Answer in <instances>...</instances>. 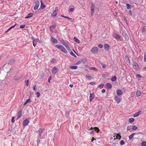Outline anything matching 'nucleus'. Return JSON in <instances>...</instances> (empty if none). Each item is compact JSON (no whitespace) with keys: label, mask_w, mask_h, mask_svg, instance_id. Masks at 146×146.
I'll use <instances>...</instances> for the list:
<instances>
[{"label":"nucleus","mask_w":146,"mask_h":146,"mask_svg":"<svg viewBox=\"0 0 146 146\" xmlns=\"http://www.w3.org/2000/svg\"><path fill=\"white\" fill-rule=\"evenodd\" d=\"M55 47L60 50L63 53L66 54L67 53V51L62 45L60 44H57L55 45Z\"/></svg>","instance_id":"obj_1"},{"label":"nucleus","mask_w":146,"mask_h":146,"mask_svg":"<svg viewBox=\"0 0 146 146\" xmlns=\"http://www.w3.org/2000/svg\"><path fill=\"white\" fill-rule=\"evenodd\" d=\"M98 49L97 47H95L93 48L90 50L91 52L93 54H97L98 51Z\"/></svg>","instance_id":"obj_2"},{"label":"nucleus","mask_w":146,"mask_h":146,"mask_svg":"<svg viewBox=\"0 0 146 146\" xmlns=\"http://www.w3.org/2000/svg\"><path fill=\"white\" fill-rule=\"evenodd\" d=\"M122 34L123 36H124L126 40H129V38L125 31L124 30H122Z\"/></svg>","instance_id":"obj_3"},{"label":"nucleus","mask_w":146,"mask_h":146,"mask_svg":"<svg viewBox=\"0 0 146 146\" xmlns=\"http://www.w3.org/2000/svg\"><path fill=\"white\" fill-rule=\"evenodd\" d=\"M115 38H116L117 40L118 41H122V37L120 35L116 34L115 35Z\"/></svg>","instance_id":"obj_4"},{"label":"nucleus","mask_w":146,"mask_h":146,"mask_svg":"<svg viewBox=\"0 0 146 146\" xmlns=\"http://www.w3.org/2000/svg\"><path fill=\"white\" fill-rule=\"evenodd\" d=\"M58 12V7H56L55 8V10L51 14V16L52 17H55L57 15Z\"/></svg>","instance_id":"obj_5"},{"label":"nucleus","mask_w":146,"mask_h":146,"mask_svg":"<svg viewBox=\"0 0 146 146\" xmlns=\"http://www.w3.org/2000/svg\"><path fill=\"white\" fill-rule=\"evenodd\" d=\"M95 6L94 4H93V3H92V5L91 7V15H92L94 13V8H95Z\"/></svg>","instance_id":"obj_6"},{"label":"nucleus","mask_w":146,"mask_h":146,"mask_svg":"<svg viewBox=\"0 0 146 146\" xmlns=\"http://www.w3.org/2000/svg\"><path fill=\"white\" fill-rule=\"evenodd\" d=\"M133 68L136 70H138L139 68L138 64L135 62H134L133 64Z\"/></svg>","instance_id":"obj_7"},{"label":"nucleus","mask_w":146,"mask_h":146,"mask_svg":"<svg viewBox=\"0 0 146 146\" xmlns=\"http://www.w3.org/2000/svg\"><path fill=\"white\" fill-rule=\"evenodd\" d=\"M114 99L117 103H119L121 101L120 98L117 95L115 96Z\"/></svg>","instance_id":"obj_8"},{"label":"nucleus","mask_w":146,"mask_h":146,"mask_svg":"<svg viewBox=\"0 0 146 146\" xmlns=\"http://www.w3.org/2000/svg\"><path fill=\"white\" fill-rule=\"evenodd\" d=\"M29 122V121L28 119H26L24 120L23 121V126H25L27 125Z\"/></svg>","instance_id":"obj_9"},{"label":"nucleus","mask_w":146,"mask_h":146,"mask_svg":"<svg viewBox=\"0 0 146 146\" xmlns=\"http://www.w3.org/2000/svg\"><path fill=\"white\" fill-rule=\"evenodd\" d=\"M35 3H36V5L34 7L33 9L34 10H37L39 5V2L38 1H36Z\"/></svg>","instance_id":"obj_10"},{"label":"nucleus","mask_w":146,"mask_h":146,"mask_svg":"<svg viewBox=\"0 0 146 146\" xmlns=\"http://www.w3.org/2000/svg\"><path fill=\"white\" fill-rule=\"evenodd\" d=\"M94 96L93 93H90V96L89 98V100L90 102H91L92 100L94 98Z\"/></svg>","instance_id":"obj_11"},{"label":"nucleus","mask_w":146,"mask_h":146,"mask_svg":"<svg viewBox=\"0 0 146 146\" xmlns=\"http://www.w3.org/2000/svg\"><path fill=\"white\" fill-rule=\"evenodd\" d=\"M52 73L53 74H55L57 72V69L55 67H54L52 70Z\"/></svg>","instance_id":"obj_12"},{"label":"nucleus","mask_w":146,"mask_h":146,"mask_svg":"<svg viewBox=\"0 0 146 146\" xmlns=\"http://www.w3.org/2000/svg\"><path fill=\"white\" fill-rule=\"evenodd\" d=\"M110 48L109 45L107 44H104V48L106 51H108Z\"/></svg>","instance_id":"obj_13"},{"label":"nucleus","mask_w":146,"mask_h":146,"mask_svg":"<svg viewBox=\"0 0 146 146\" xmlns=\"http://www.w3.org/2000/svg\"><path fill=\"white\" fill-rule=\"evenodd\" d=\"M60 41L62 43V44L65 46L68 44V42H65L62 39H61L60 40Z\"/></svg>","instance_id":"obj_14"},{"label":"nucleus","mask_w":146,"mask_h":146,"mask_svg":"<svg viewBox=\"0 0 146 146\" xmlns=\"http://www.w3.org/2000/svg\"><path fill=\"white\" fill-rule=\"evenodd\" d=\"M115 137L116 138L115 139H114V140L116 139H119L120 140L121 139V135L119 134V133H117L116 134V135H115Z\"/></svg>","instance_id":"obj_15"},{"label":"nucleus","mask_w":146,"mask_h":146,"mask_svg":"<svg viewBox=\"0 0 146 146\" xmlns=\"http://www.w3.org/2000/svg\"><path fill=\"white\" fill-rule=\"evenodd\" d=\"M117 92V94L118 96L121 95L122 94V91L120 90H118L117 89L116 91Z\"/></svg>","instance_id":"obj_16"},{"label":"nucleus","mask_w":146,"mask_h":146,"mask_svg":"<svg viewBox=\"0 0 146 146\" xmlns=\"http://www.w3.org/2000/svg\"><path fill=\"white\" fill-rule=\"evenodd\" d=\"M22 115V110H19L17 113V119H19L21 116Z\"/></svg>","instance_id":"obj_17"},{"label":"nucleus","mask_w":146,"mask_h":146,"mask_svg":"<svg viewBox=\"0 0 146 146\" xmlns=\"http://www.w3.org/2000/svg\"><path fill=\"white\" fill-rule=\"evenodd\" d=\"M105 86L108 89L111 88L112 87V85L110 83H106L105 84Z\"/></svg>","instance_id":"obj_18"},{"label":"nucleus","mask_w":146,"mask_h":146,"mask_svg":"<svg viewBox=\"0 0 146 146\" xmlns=\"http://www.w3.org/2000/svg\"><path fill=\"white\" fill-rule=\"evenodd\" d=\"M40 2L41 3V5L40 9H43V8L46 7V6L43 4L42 0H40Z\"/></svg>","instance_id":"obj_19"},{"label":"nucleus","mask_w":146,"mask_h":146,"mask_svg":"<svg viewBox=\"0 0 146 146\" xmlns=\"http://www.w3.org/2000/svg\"><path fill=\"white\" fill-rule=\"evenodd\" d=\"M52 43L54 44H57L58 42V41L57 39L53 37H52Z\"/></svg>","instance_id":"obj_20"},{"label":"nucleus","mask_w":146,"mask_h":146,"mask_svg":"<svg viewBox=\"0 0 146 146\" xmlns=\"http://www.w3.org/2000/svg\"><path fill=\"white\" fill-rule=\"evenodd\" d=\"M50 30L51 31H52L53 30L55 29L56 28V25H51L50 27Z\"/></svg>","instance_id":"obj_21"},{"label":"nucleus","mask_w":146,"mask_h":146,"mask_svg":"<svg viewBox=\"0 0 146 146\" xmlns=\"http://www.w3.org/2000/svg\"><path fill=\"white\" fill-rule=\"evenodd\" d=\"M141 112V111H140L135 113L133 115V117H136L138 116L140 113Z\"/></svg>","instance_id":"obj_22"},{"label":"nucleus","mask_w":146,"mask_h":146,"mask_svg":"<svg viewBox=\"0 0 146 146\" xmlns=\"http://www.w3.org/2000/svg\"><path fill=\"white\" fill-rule=\"evenodd\" d=\"M33 16V13H29L25 17V19H28L30 17H32Z\"/></svg>","instance_id":"obj_23"},{"label":"nucleus","mask_w":146,"mask_h":146,"mask_svg":"<svg viewBox=\"0 0 146 146\" xmlns=\"http://www.w3.org/2000/svg\"><path fill=\"white\" fill-rule=\"evenodd\" d=\"M125 59L126 61L130 64V60L128 56H125Z\"/></svg>","instance_id":"obj_24"},{"label":"nucleus","mask_w":146,"mask_h":146,"mask_svg":"<svg viewBox=\"0 0 146 146\" xmlns=\"http://www.w3.org/2000/svg\"><path fill=\"white\" fill-rule=\"evenodd\" d=\"M77 68V66H69V68L70 69L73 70H76Z\"/></svg>","instance_id":"obj_25"},{"label":"nucleus","mask_w":146,"mask_h":146,"mask_svg":"<svg viewBox=\"0 0 146 146\" xmlns=\"http://www.w3.org/2000/svg\"><path fill=\"white\" fill-rule=\"evenodd\" d=\"M73 39L74 41L76 43H80V41L76 37H74Z\"/></svg>","instance_id":"obj_26"},{"label":"nucleus","mask_w":146,"mask_h":146,"mask_svg":"<svg viewBox=\"0 0 146 146\" xmlns=\"http://www.w3.org/2000/svg\"><path fill=\"white\" fill-rule=\"evenodd\" d=\"M136 134L135 133H133L131 135L129 136V138L130 140H131L133 136Z\"/></svg>","instance_id":"obj_27"},{"label":"nucleus","mask_w":146,"mask_h":146,"mask_svg":"<svg viewBox=\"0 0 146 146\" xmlns=\"http://www.w3.org/2000/svg\"><path fill=\"white\" fill-rule=\"evenodd\" d=\"M22 77V76H20L18 77H15L14 78V79L15 80H20Z\"/></svg>","instance_id":"obj_28"},{"label":"nucleus","mask_w":146,"mask_h":146,"mask_svg":"<svg viewBox=\"0 0 146 146\" xmlns=\"http://www.w3.org/2000/svg\"><path fill=\"white\" fill-rule=\"evenodd\" d=\"M33 41L35 42H38L40 41L39 39V38H37L36 39H34L33 37L32 38Z\"/></svg>","instance_id":"obj_29"},{"label":"nucleus","mask_w":146,"mask_h":146,"mask_svg":"<svg viewBox=\"0 0 146 146\" xmlns=\"http://www.w3.org/2000/svg\"><path fill=\"white\" fill-rule=\"evenodd\" d=\"M136 96L138 97L141 95V92L140 91H137L136 93Z\"/></svg>","instance_id":"obj_30"},{"label":"nucleus","mask_w":146,"mask_h":146,"mask_svg":"<svg viewBox=\"0 0 146 146\" xmlns=\"http://www.w3.org/2000/svg\"><path fill=\"white\" fill-rule=\"evenodd\" d=\"M85 77L86 79L88 80H90V79L93 78V77L92 76L87 75H86Z\"/></svg>","instance_id":"obj_31"},{"label":"nucleus","mask_w":146,"mask_h":146,"mask_svg":"<svg viewBox=\"0 0 146 146\" xmlns=\"http://www.w3.org/2000/svg\"><path fill=\"white\" fill-rule=\"evenodd\" d=\"M127 9H131V5H129L128 3H127L126 4Z\"/></svg>","instance_id":"obj_32"},{"label":"nucleus","mask_w":146,"mask_h":146,"mask_svg":"<svg viewBox=\"0 0 146 146\" xmlns=\"http://www.w3.org/2000/svg\"><path fill=\"white\" fill-rule=\"evenodd\" d=\"M38 135H39V136H41L42 135V132H43V130L41 129H39L38 130Z\"/></svg>","instance_id":"obj_33"},{"label":"nucleus","mask_w":146,"mask_h":146,"mask_svg":"<svg viewBox=\"0 0 146 146\" xmlns=\"http://www.w3.org/2000/svg\"><path fill=\"white\" fill-rule=\"evenodd\" d=\"M134 121V119L133 118H131L129 119V122L130 123H132Z\"/></svg>","instance_id":"obj_34"},{"label":"nucleus","mask_w":146,"mask_h":146,"mask_svg":"<svg viewBox=\"0 0 146 146\" xmlns=\"http://www.w3.org/2000/svg\"><path fill=\"white\" fill-rule=\"evenodd\" d=\"M117 79L116 77L115 76H114L113 77H112L111 80V81L114 82Z\"/></svg>","instance_id":"obj_35"},{"label":"nucleus","mask_w":146,"mask_h":146,"mask_svg":"<svg viewBox=\"0 0 146 146\" xmlns=\"http://www.w3.org/2000/svg\"><path fill=\"white\" fill-rule=\"evenodd\" d=\"M50 62L51 63H57V60L55 59H53Z\"/></svg>","instance_id":"obj_36"},{"label":"nucleus","mask_w":146,"mask_h":146,"mask_svg":"<svg viewBox=\"0 0 146 146\" xmlns=\"http://www.w3.org/2000/svg\"><path fill=\"white\" fill-rule=\"evenodd\" d=\"M131 126H128L127 127V130L128 131H131Z\"/></svg>","instance_id":"obj_37"},{"label":"nucleus","mask_w":146,"mask_h":146,"mask_svg":"<svg viewBox=\"0 0 146 146\" xmlns=\"http://www.w3.org/2000/svg\"><path fill=\"white\" fill-rule=\"evenodd\" d=\"M95 131H96V132L98 133L99 131V129L98 127H95L94 128Z\"/></svg>","instance_id":"obj_38"},{"label":"nucleus","mask_w":146,"mask_h":146,"mask_svg":"<svg viewBox=\"0 0 146 146\" xmlns=\"http://www.w3.org/2000/svg\"><path fill=\"white\" fill-rule=\"evenodd\" d=\"M81 60L84 63H85L87 61L86 59L84 58L81 59Z\"/></svg>","instance_id":"obj_39"},{"label":"nucleus","mask_w":146,"mask_h":146,"mask_svg":"<svg viewBox=\"0 0 146 146\" xmlns=\"http://www.w3.org/2000/svg\"><path fill=\"white\" fill-rule=\"evenodd\" d=\"M40 142V138L39 137L38 138V139L37 140V146H38L39 145V143Z\"/></svg>","instance_id":"obj_40"},{"label":"nucleus","mask_w":146,"mask_h":146,"mask_svg":"<svg viewBox=\"0 0 146 146\" xmlns=\"http://www.w3.org/2000/svg\"><path fill=\"white\" fill-rule=\"evenodd\" d=\"M142 146H146V141L142 142L141 144Z\"/></svg>","instance_id":"obj_41"},{"label":"nucleus","mask_w":146,"mask_h":146,"mask_svg":"<svg viewBox=\"0 0 146 146\" xmlns=\"http://www.w3.org/2000/svg\"><path fill=\"white\" fill-rule=\"evenodd\" d=\"M124 144H125V142L123 140H121V141L120 142V145H124Z\"/></svg>","instance_id":"obj_42"},{"label":"nucleus","mask_w":146,"mask_h":146,"mask_svg":"<svg viewBox=\"0 0 146 146\" xmlns=\"http://www.w3.org/2000/svg\"><path fill=\"white\" fill-rule=\"evenodd\" d=\"M137 127L136 126L134 125L132 126V129L133 130H135L136 129H137Z\"/></svg>","instance_id":"obj_43"},{"label":"nucleus","mask_w":146,"mask_h":146,"mask_svg":"<svg viewBox=\"0 0 146 146\" xmlns=\"http://www.w3.org/2000/svg\"><path fill=\"white\" fill-rule=\"evenodd\" d=\"M146 28L145 27H144L142 29V32L143 33H144L146 31Z\"/></svg>","instance_id":"obj_44"},{"label":"nucleus","mask_w":146,"mask_h":146,"mask_svg":"<svg viewBox=\"0 0 146 146\" xmlns=\"http://www.w3.org/2000/svg\"><path fill=\"white\" fill-rule=\"evenodd\" d=\"M70 54L71 55L73 56L74 57H76V55L72 52H70Z\"/></svg>","instance_id":"obj_45"},{"label":"nucleus","mask_w":146,"mask_h":146,"mask_svg":"<svg viewBox=\"0 0 146 146\" xmlns=\"http://www.w3.org/2000/svg\"><path fill=\"white\" fill-rule=\"evenodd\" d=\"M104 86V85L103 84H101L99 86L98 88L100 89H102L103 88Z\"/></svg>","instance_id":"obj_46"},{"label":"nucleus","mask_w":146,"mask_h":146,"mask_svg":"<svg viewBox=\"0 0 146 146\" xmlns=\"http://www.w3.org/2000/svg\"><path fill=\"white\" fill-rule=\"evenodd\" d=\"M17 25V24L16 23H15V24L12 26L11 27H10L9 28V29L10 30H11L12 29L14 28V27H15V26Z\"/></svg>","instance_id":"obj_47"},{"label":"nucleus","mask_w":146,"mask_h":146,"mask_svg":"<svg viewBox=\"0 0 146 146\" xmlns=\"http://www.w3.org/2000/svg\"><path fill=\"white\" fill-rule=\"evenodd\" d=\"M36 94L37 95L36 97L37 98H38L39 97L40 94V93L39 92H37L36 93Z\"/></svg>","instance_id":"obj_48"},{"label":"nucleus","mask_w":146,"mask_h":146,"mask_svg":"<svg viewBox=\"0 0 146 146\" xmlns=\"http://www.w3.org/2000/svg\"><path fill=\"white\" fill-rule=\"evenodd\" d=\"M90 84L91 85H93L96 84V83L94 82H91L90 83Z\"/></svg>","instance_id":"obj_49"},{"label":"nucleus","mask_w":146,"mask_h":146,"mask_svg":"<svg viewBox=\"0 0 146 146\" xmlns=\"http://www.w3.org/2000/svg\"><path fill=\"white\" fill-rule=\"evenodd\" d=\"M25 24H24V25H21L20 27V28H21V29H23L25 27Z\"/></svg>","instance_id":"obj_50"},{"label":"nucleus","mask_w":146,"mask_h":146,"mask_svg":"<svg viewBox=\"0 0 146 146\" xmlns=\"http://www.w3.org/2000/svg\"><path fill=\"white\" fill-rule=\"evenodd\" d=\"M11 122L13 123H14L15 122V117H13L11 119Z\"/></svg>","instance_id":"obj_51"},{"label":"nucleus","mask_w":146,"mask_h":146,"mask_svg":"<svg viewBox=\"0 0 146 146\" xmlns=\"http://www.w3.org/2000/svg\"><path fill=\"white\" fill-rule=\"evenodd\" d=\"M102 66L103 68H106V66L104 64H103L102 63Z\"/></svg>","instance_id":"obj_52"},{"label":"nucleus","mask_w":146,"mask_h":146,"mask_svg":"<svg viewBox=\"0 0 146 146\" xmlns=\"http://www.w3.org/2000/svg\"><path fill=\"white\" fill-rule=\"evenodd\" d=\"M65 47H66V49L68 50H70V47H69V46L68 45V44L67 45H66V46H65Z\"/></svg>","instance_id":"obj_53"},{"label":"nucleus","mask_w":146,"mask_h":146,"mask_svg":"<svg viewBox=\"0 0 146 146\" xmlns=\"http://www.w3.org/2000/svg\"><path fill=\"white\" fill-rule=\"evenodd\" d=\"M26 102L27 103L31 102V100L29 98L27 100Z\"/></svg>","instance_id":"obj_54"},{"label":"nucleus","mask_w":146,"mask_h":146,"mask_svg":"<svg viewBox=\"0 0 146 146\" xmlns=\"http://www.w3.org/2000/svg\"><path fill=\"white\" fill-rule=\"evenodd\" d=\"M81 63V61H79L78 62H76L75 64V65H78L79 64Z\"/></svg>","instance_id":"obj_55"},{"label":"nucleus","mask_w":146,"mask_h":146,"mask_svg":"<svg viewBox=\"0 0 146 146\" xmlns=\"http://www.w3.org/2000/svg\"><path fill=\"white\" fill-rule=\"evenodd\" d=\"M29 80H28L27 81H26V85L28 86L29 85Z\"/></svg>","instance_id":"obj_56"},{"label":"nucleus","mask_w":146,"mask_h":146,"mask_svg":"<svg viewBox=\"0 0 146 146\" xmlns=\"http://www.w3.org/2000/svg\"><path fill=\"white\" fill-rule=\"evenodd\" d=\"M98 47L100 48H102L103 47V45L101 44H98Z\"/></svg>","instance_id":"obj_57"},{"label":"nucleus","mask_w":146,"mask_h":146,"mask_svg":"<svg viewBox=\"0 0 146 146\" xmlns=\"http://www.w3.org/2000/svg\"><path fill=\"white\" fill-rule=\"evenodd\" d=\"M136 77L137 78H140L141 77V76L139 74H137Z\"/></svg>","instance_id":"obj_58"},{"label":"nucleus","mask_w":146,"mask_h":146,"mask_svg":"<svg viewBox=\"0 0 146 146\" xmlns=\"http://www.w3.org/2000/svg\"><path fill=\"white\" fill-rule=\"evenodd\" d=\"M90 70H97V69L95 67H92L90 69Z\"/></svg>","instance_id":"obj_59"},{"label":"nucleus","mask_w":146,"mask_h":146,"mask_svg":"<svg viewBox=\"0 0 146 146\" xmlns=\"http://www.w3.org/2000/svg\"><path fill=\"white\" fill-rule=\"evenodd\" d=\"M74 8L72 7H71L70 9V11H69L70 12H72L74 10Z\"/></svg>","instance_id":"obj_60"},{"label":"nucleus","mask_w":146,"mask_h":146,"mask_svg":"<svg viewBox=\"0 0 146 146\" xmlns=\"http://www.w3.org/2000/svg\"><path fill=\"white\" fill-rule=\"evenodd\" d=\"M33 45L34 47H35L36 44V42L33 41Z\"/></svg>","instance_id":"obj_61"},{"label":"nucleus","mask_w":146,"mask_h":146,"mask_svg":"<svg viewBox=\"0 0 146 146\" xmlns=\"http://www.w3.org/2000/svg\"><path fill=\"white\" fill-rule=\"evenodd\" d=\"M129 14L131 16H132V13L131 10H129Z\"/></svg>","instance_id":"obj_62"},{"label":"nucleus","mask_w":146,"mask_h":146,"mask_svg":"<svg viewBox=\"0 0 146 146\" xmlns=\"http://www.w3.org/2000/svg\"><path fill=\"white\" fill-rule=\"evenodd\" d=\"M51 78H52V77L51 76H50V77L48 79V82L49 83H50V80H51Z\"/></svg>","instance_id":"obj_63"},{"label":"nucleus","mask_w":146,"mask_h":146,"mask_svg":"<svg viewBox=\"0 0 146 146\" xmlns=\"http://www.w3.org/2000/svg\"><path fill=\"white\" fill-rule=\"evenodd\" d=\"M144 60L146 62V55L145 54L144 55Z\"/></svg>","instance_id":"obj_64"}]
</instances>
